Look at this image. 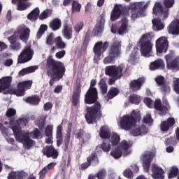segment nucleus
<instances>
[{
	"mask_svg": "<svg viewBox=\"0 0 179 179\" xmlns=\"http://www.w3.org/2000/svg\"><path fill=\"white\" fill-rule=\"evenodd\" d=\"M124 69H125L124 64L107 66L105 68V73L111 78L109 79L108 84L114 85L115 80L121 79L124 76Z\"/></svg>",
	"mask_w": 179,
	"mask_h": 179,
	"instance_id": "obj_5",
	"label": "nucleus"
},
{
	"mask_svg": "<svg viewBox=\"0 0 179 179\" xmlns=\"http://www.w3.org/2000/svg\"><path fill=\"white\" fill-rule=\"evenodd\" d=\"M99 86L102 94H106V93H107V89L108 88L107 83H106V80H104L103 78H101L99 83Z\"/></svg>",
	"mask_w": 179,
	"mask_h": 179,
	"instance_id": "obj_44",
	"label": "nucleus"
},
{
	"mask_svg": "<svg viewBox=\"0 0 179 179\" xmlns=\"http://www.w3.org/2000/svg\"><path fill=\"white\" fill-rule=\"evenodd\" d=\"M30 37V29L26 28L20 35V38L22 41H27Z\"/></svg>",
	"mask_w": 179,
	"mask_h": 179,
	"instance_id": "obj_47",
	"label": "nucleus"
},
{
	"mask_svg": "<svg viewBox=\"0 0 179 179\" xmlns=\"http://www.w3.org/2000/svg\"><path fill=\"white\" fill-rule=\"evenodd\" d=\"M149 3L144 4L143 2H134L130 3L129 5V10H131V19L135 20L139 19V17H144L146 16L145 11L148 8Z\"/></svg>",
	"mask_w": 179,
	"mask_h": 179,
	"instance_id": "obj_8",
	"label": "nucleus"
},
{
	"mask_svg": "<svg viewBox=\"0 0 179 179\" xmlns=\"http://www.w3.org/2000/svg\"><path fill=\"white\" fill-rule=\"evenodd\" d=\"M138 58H139V52L138 51V48H134L130 54V61L135 62Z\"/></svg>",
	"mask_w": 179,
	"mask_h": 179,
	"instance_id": "obj_55",
	"label": "nucleus"
},
{
	"mask_svg": "<svg viewBox=\"0 0 179 179\" xmlns=\"http://www.w3.org/2000/svg\"><path fill=\"white\" fill-rule=\"evenodd\" d=\"M155 47L158 54L167 52V50L169 49V41L166 37L162 36L156 41Z\"/></svg>",
	"mask_w": 179,
	"mask_h": 179,
	"instance_id": "obj_16",
	"label": "nucleus"
},
{
	"mask_svg": "<svg viewBox=\"0 0 179 179\" xmlns=\"http://www.w3.org/2000/svg\"><path fill=\"white\" fill-rule=\"evenodd\" d=\"M28 6H29L26 3L21 1L17 3V10H20V11L26 10V9H27Z\"/></svg>",
	"mask_w": 179,
	"mask_h": 179,
	"instance_id": "obj_64",
	"label": "nucleus"
},
{
	"mask_svg": "<svg viewBox=\"0 0 179 179\" xmlns=\"http://www.w3.org/2000/svg\"><path fill=\"white\" fill-rule=\"evenodd\" d=\"M40 16V9L38 7L34 8L27 15V17L28 20H30L31 22H36Z\"/></svg>",
	"mask_w": 179,
	"mask_h": 179,
	"instance_id": "obj_33",
	"label": "nucleus"
},
{
	"mask_svg": "<svg viewBox=\"0 0 179 179\" xmlns=\"http://www.w3.org/2000/svg\"><path fill=\"white\" fill-rule=\"evenodd\" d=\"M153 107L157 111H159V115L162 116L166 115L167 111H169V108H167V106L162 105V101L160 99L155 100Z\"/></svg>",
	"mask_w": 179,
	"mask_h": 179,
	"instance_id": "obj_25",
	"label": "nucleus"
},
{
	"mask_svg": "<svg viewBox=\"0 0 179 179\" xmlns=\"http://www.w3.org/2000/svg\"><path fill=\"white\" fill-rule=\"evenodd\" d=\"M33 86V80H28L18 83L17 89L14 90V94L17 97H21L26 93V90L31 89Z\"/></svg>",
	"mask_w": 179,
	"mask_h": 179,
	"instance_id": "obj_10",
	"label": "nucleus"
},
{
	"mask_svg": "<svg viewBox=\"0 0 179 179\" xmlns=\"http://www.w3.org/2000/svg\"><path fill=\"white\" fill-rule=\"evenodd\" d=\"M96 80H92L90 85L84 96L85 104L92 106L86 108V113L85 115L87 124H97V121L101 120L103 113L101 111V104L97 101L99 100V92L94 86L96 85Z\"/></svg>",
	"mask_w": 179,
	"mask_h": 179,
	"instance_id": "obj_1",
	"label": "nucleus"
},
{
	"mask_svg": "<svg viewBox=\"0 0 179 179\" xmlns=\"http://www.w3.org/2000/svg\"><path fill=\"white\" fill-rule=\"evenodd\" d=\"M55 42L56 44L57 48H59V50H64L66 48V43L62 41V38L61 36H57L55 39Z\"/></svg>",
	"mask_w": 179,
	"mask_h": 179,
	"instance_id": "obj_43",
	"label": "nucleus"
},
{
	"mask_svg": "<svg viewBox=\"0 0 179 179\" xmlns=\"http://www.w3.org/2000/svg\"><path fill=\"white\" fill-rule=\"evenodd\" d=\"M46 75L50 78L49 80L50 86H54L55 82H59L66 72L65 64L61 61L55 60L52 56H49L45 64Z\"/></svg>",
	"mask_w": 179,
	"mask_h": 179,
	"instance_id": "obj_2",
	"label": "nucleus"
},
{
	"mask_svg": "<svg viewBox=\"0 0 179 179\" xmlns=\"http://www.w3.org/2000/svg\"><path fill=\"white\" fill-rule=\"evenodd\" d=\"M155 82L158 86H162L166 83V79L163 76H158L155 78Z\"/></svg>",
	"mask_w": 179,
	"mask_h": 179,
	"instance_id": "obj_60",
	"label": "nucleus"
},
{
	"mask_svg": "<svg viewBox=\"0 0 179 179\" xmlns=\"http://www.w3.org/2000/svg\"><path fill=\"white\" fill-rule=\"evenodd\" d=\"M62 26V22H61V19L57 17L52 19L49 23V27L53 31H57V30H59Z\"/></svg>",
	"mask_w": 179,
	"mask_h": 179,
	"instance_id": "obj_31",
	"label": "nucleus"
},
{
	"mask_svg": "<svg viewBox=\"0 0 179 179\" xmlns=\"http://www.w3.org/2000/svg\"><path fill=\"white\" fill-rule=\"evenodd\" d=\"M120 94V90L117 87H111L108 92L107 93L106 96H105L106 100L108 101V100H111L112 99H114L115 96H118Z\"/></svg>",
	"mask_w": 179,
	"mask_h": 179,
	"instance_id": "obj_39",
	"label": "nucleus"
},
{
	"mask_svg": "<svg viewBox=\"0 0 179 179\" xmlns=\"http://www.w3.org/2000/svg\"><path fill=\"white\" fill-rule=\"evenodd\" d=\"M33 55H34V51L31 50V46H26L18 56V64H26V62H29L33 58Z\"/></svg>",
	"mask_w": 179,
	"mask_h": 179,
	"instance_id": "obj_11",
	"label": "nucleus"
},
{
	"mask_svg": "<svg viewBox=\"0 0 179 179\" xmlns=\"http://www.w3.org/2000/svg\"><path fill=\"white\" fill-rule=\"evenodd\" d=\"M110 155L114 157V159H120V157L122 156V151L120 148H117L110 152Z\"/></svg>",
	"mask_w": 179,
	"mask_h": 179,
	"instance_id": "obj_54",
	"label": "nucleus"
},
{
	"mask_svg": "<svg viewBox=\"0 0 179 179\" xmlns=\"http://www.w3.org/2000/svg\"><path fill=\"white\" fill-rule=\"evenodd\" d=\"M48 29V26H47V24H41L36 34L37 38H41V37L43 36V34H44V33H45V31H47Z\"/></svg>",
	"mask_w": 179,
	"mask_h": 179,
	"instance_id": "obj_48",
	"label": "nucleus"
},
{
	"mask_svg": "<svg viewBox=\"0 0 179 179\" xmlns=\"http://www.w3.org/2000/svg\"><path fill=\"white\" fill-rule=\"evenodd\" d=\"M166 64H164V61L162 59H157L150 64L149 68L150 71H157V69H164Z\"/></svg>",
	"mask_w": 179,
	"mask_h": 179,
	"instance_id": "obj_24",
	"label": "nucleus"
},
{
	"mask_svg": "<svg viewBox=\"0 0 179 179\" xmlns=\"http://www.w3.org/2000/svg\"><path fill=\"white\" fill-rule=\"evenodd\" d=\"M29 121H30L29 117H20L16 120V127L22 129V128H24L29 124Z\"/></svg>",
	"mask_w": 179,
	"mask_h": 179,
	"instance_id": "obj_42",
	"label": "nucleus"
},
{
	"mask_svg": "<svg viewBox=\"0 0 179 179\" xmlns=\"http://www.w3.org/2000/svg\"><path fill=\"white\" fill-rule=\"evenodd\" d=\"M143 83H145V78H139L137 80H131L129 83V87L133 92H138V90H141V87H142Z\"/></svg>",
	"mask_w": 179,
	"mask_h": 179,
	"instance_id": "obj_23",
	"label": "nucleus"
},
{
	"mask_svg": "<svg viewBox=\"0 0 179 179\" xmlns=\"http://www.w3.org/2000/svg\"><path fill=\"white\" fill-rule=\"evenodd\" d=\"M85 134V130L80 129L77 131L75 134L76 139H78L80 141L81 145H85V139L83 138V135Z\"/></svg>",
	"mask_w": 179,
	"mask_h": 179,
	"instance_id": "obj_46",
	"label": "nucleus"
},
{
	"mask_svg": "<svg viewBox=\"0 0 179 179\" xmlns=\"http://www.w3.org/2000/svg\"><path fill=\"white\" fill-rule=\"evenodd\" d=\"M72 12H80V9L82 8V5L79 3L77 1L75 0H64L63 2L64 6H68V5H71L72 2Z\"/></svg>",
	"mask_w": 179,
	"mask_h": 179,
	"instance_id": "obj_29",
	"label": "nucleus"
},
{
	"mask_svg": "<svg viewBox=\"0 0 179 179\" xmlns=\"http://www.w3.org/2000/svg\"><path fill=\"white\" fill-rule=\"evenodd\" d=\"M95 177L98 179H105L107 177V171L105 169H102L98 171L95 175Z\"/></svg>",
	"mask_w": 179,
	"mask_h": 179,
	"instance_id": "obj_58",
	"label": "nucleus"
},
{
	"mask_svg": "<svg viewBox=\"0 0 179 179\" xmlns=\"http://www.w3.org/2000/svg\"><path fill=\"white\" fill-rule=\"evenodd\" d=\"M163 7L161 2H156L152 8V13L155 15L156 17L159 19H167L170 15V9L169 8H173L174 6V0H164Z\"/></svg>",
	"mask_w": 179,
	"mask_h": 179,
	"instance_id": "obj_4",
	"label": "nucleus"
},
{
	"mask_svg": "<svg viewBox=\"0 0 179 179\" xmlns=\"http://www.w3.org/2000/svg\"><path fill=\"white\" fill-rule=\"evenodd\" d=\"M30 135L33 139H38L39 136H41V131L38 128H35L33 131L30 133Z\"/></svg>",
	"mask_w": 179,
	"mask_h": 179,
	"instance_id": "obj_59",
	"label": "nucleus"
},
{
	"mask_svg": "<svg viewBox=\"0 0 179 179\" xmlns=\"http://www.w3.org/2000/svg\"><path fill=\"white\" fill-rule=\"evenodd\" d=\"M157 18H154L152 20V29L156 31H159V30H163L164 29V24L162 22V20H164L163 18L157 17Z\"/></svg>",
	"mask_w": 179,
	"mask_h": 179,
	"instance_id": "obj_28",
	"label": "nucleus"
},
{
	"mask_svg": "<svg viewBox=\"0 0 179 179\" xmlns=\"http://www.w3.org/2000/svg\"><path fill=\"white\" fill-rule=\"evenodd\" d=\"M26 173L24 171H11L8 173V179H24Z\"/></svg>",
	"mask_w": 179,
	"mask_h": 179,
	"instance_id": "obj_37",
	"label": "nucleus"
},
{
	"mask_svg": "<svg viewBox=\"0 0 179 179\" xmlns=\"http://www.w3.org/2000/svg\"><path fill=\"white\" fill-rule=\"evenodd\" d=\"M123 176L127 178H134V172L131 169L127 168L124 171Z\"/></svg>",
	"mask_w": 179,
	"mask_h": 179,
	"instance_id": "obj_62",
	"label": "nucleus"
},
{
	"mask_svg": "<svg viewBox=\"0 0 179 179\" xmlns=\"http://www.w3.org/2000/svg\"><path fill=\"white\" fill-rule=\"evenodd\" d=\"M42 153L43 156H46L48 158L52 157V159H58V150L52 145H46L43 148Z\"/></svg>",
	"mask_w": 179,
	"mask_h": 179,
	"instance_id": "obj_19",
	"label": "nucleus"
},
{
	"mask_svg": "<svg viewBox=\"0 0 179 179\" xmlns=\"http://www.w3.org/2000/svg\"><path fill=\"white\" fill-rule=\"evenodd\" d=\"M108 55L104 58L103 64H113L121 55V41L114 40L108 49Z\"/></svg>",
	"mask_w": 179,
	"mask_h": 179,
	"instance_id": "obj_7",
	"label": "nucleus"
},
{
	"mask_svg": "<svg viewBox=\"0 0 179 179\" xmlns=\"http://www.w3.org/2000/svg\"><path fill=\"white\" fill-rule=\"evenodd\" d=\"M87 162H89L91 164L93 163L94 166H97L100 163L97 153L92 152L87 158Z\"/></svg>",
	"mask_w": 179,
	"mask_h": 179,
	"instance_id": "obj_41",
	"label": "nucleus"
},
{
	"mask_svg": "<svg viewBox=\"0 0 179 179\" xmlns=\"http://www.w3.org/2000/svg\"><path fill=\"white\" fill-rule=\"evenodd\" d=\"M128 26H129V21L128 19L125 17H122L120 20V27H119L118 30H117V27L112 26L110 31L111 33L113 34H120V36H124V34H127L128 33Z\"/></svg>",
	"mask_w": 179,
	"mask_h": 179,
	"instance_id": "obj_13",
	"label": "nucleus"
},
{
	"mask_svg": "<svg viewBox=\"0 0 179 179\" xmlns=\"http://www.w3.org/2000/svg\"><path fill=\"white\" fill-rule=\"evenodd\" d=\"M153 152L148 151L142 155L143 166L145 173H149L152 160H153Z\"/></svg>",
	"mask_w": 179,
	"mask_h": 179,
	"instance_id": "obj_17",
	"label": "nucleus"
},
{
	"mask_svg": "<svg viewBox=\"0 0 179 179\" xmlns=\"http://www.w3.org/2000/svg\"><path fill=\"white\" fill-rule=\"evenodd\" d=\"M173 92L179 95V78H176L173 84Z\"/></svg>",
	"mask_w": 179,
	"mask_h": 179,
	"instance_id": "obj_63",
	"label": "nucleus"
},
{
	"mask_svg": "<svg viewBox=\"0 0 179 179\" xmlns=\"http://www.w3.org/2000/svg\"><path fill=\"white\" fill-rule=\"evenodd\" d=\"M104 23H106V20H104V15L101 14L96 24V32L98 34L103 33V30H104Z\"/></svg>",
	"mask_w": 179,
	"mask_h": 179,
	"instance_id": "obj_38",
	"label": "nucleus"
},
{
	"mask_svg": "<svg viewBox=\"0 0 179 179\" xmlns=\"http://www.w3.org/2000/svg\"><path fill=\"white\" fill-rule=\"evenodd\" d=\"M99 136L102 139H110L111 138V131L107 127L102 126L99 130Z\"/></svg>",
	"mask_w": 179,
	"mask_h": 179,
	"instance_id": "obj_35",
	"label": "nucleus"
},
{
	"mask_svg": "<svg viewBox=\"0 0 179 179\" xmlns=\"http://www.w3.org/2000/svg\"><path fill=\"white\" fill-rule=\"evenodd\" d=\"M11 129L14 134V136L17 142L23 143L26 149L29 150L34 145V141H33L27 133H24L22 131L20 128H18L17 126L15 125L11 127Z\"/></svg>",
	"mask_w": 179,
	"mask_h": 179,
	"instance_id": "obj_6",
	"label": "nucleus"
},
{
	"mask_svg": "<svg viewBox=\"0 0 179 179\" xmlns=\"http://www.w3.org/2000/svg\"><path fill=\"white\" fill-rule=\"evenodd\" d=\"M36 69H38V66H31L27 68H24L19 71L18 76H24V75H29V73H33V72H36Z\"/></svg>",
	"mask_w": 179,
	"mask_h": 179,
	"instance_id": "obj_36",
	"label": "nucleus"
},
{
	"mask_svg": "<svg viewBox=\"0 0 179 179\" xmlns=\"http://www.w3.org/2000/svg\"><path fill=\"white\" fill-rule=\"evenodd\" d=\"M153 48L150 34H145L140 39V52L143 57H150V52Z\"/></svg>",
	"mask_w": 179,
	"mask_h": 179,
	"instance_id": "obj_9",
	"label": "nucleus"
},
{
	"mask_svg": "<svg viewBox=\"0 0 179 179\" xmlns=\"http://www.w3.org/2000/svg\"><path fill=\"white\" fill-rule=\"evenodd\" d=\"M175 57L174 52H173L165 55L166 66L168 69H171L172 71H179V56L174 58Z\"/></svg>",
	"mask_w": 179,
	"mask_h": 179,
	"instance_id": "obj_12",
	"label": "nucleus"
},
{
	"mask_svg": "<svg viewBox=\"0 0 179 179\" xmlns=\"http://www.w3.org/2000/svg\"><path fill=\"white\" fill-rule=\"evenodd\" d=\"M15 115H16V109L13 108H8L6 113V117H7V118H10L8 124L10 126L11 129L13 127H15V125H16V124H15V118H13V117H15Z\"/></svg>",
	"mask_w": 179,
	"mask_h": 179,
	"instance_id": "obj_27",
	"label": "nucleus"
},
{
	"mask_svg": "<svg viewBox=\"0 0 179 179\" xmlns=\"http://www.w3.org/2000/svg\"><path fill=\"white\" fill-rule=\"evenodd\" d=\"M168 31L169 34L176 36V34H179V24L174 20L168 26Z\"/></svg>",
	"mask_w": 179,
	"mask_h": 179,
	"instance_id": "obj_30",
	"label": "nucleus"
},
{
	"mask_svg": "<svg viewBox=\"0 0 179 179\" xmlns=\"http://www.w3.org/2000/svg\"><path fill=\"white\" fill-rule=\"evenodd\" d=\"M177 176H178V168L176 166H173L169 172L168 178H175V177H177Z\"/></svg>",
	"mask_w": 179,
	"mask_h": 179,
	"instance_id": "obj_53",
	"label": "nucleus"
},
{
	"mask_svg": "<svg viewBox=\"0 0 179 179\" xmlns=\"http://www.w3.org/2000/svg\"><path fill=\"white\" fill-rule=\"evenodd\" d=\"M82 85L78 84L76 86L75 90L73 92L71 97V104L73 107L79 108L80 107V94H82Z\"/></svg>",
	"mask_w": 179,
	"mask_h": 179,
	"instance_id": "obj_14",
	"label": "nucleus"
},
{
	"mask_svg": "<svg viewBox=\"0 0 179 179\" xmlns=\"http://www.w3.org/2000/svg\"><path fill=\"white\" fill-rule=\"evenodd\" d=\"M56 139H57V146H61V145H62V141H63V137H62V124H59L57 127Z\"/></svg>",
	"mask_w": 179,
	"mask_h": 179,
	"instance_id": "obj_40",
	"label": "nucleus"
},
{
	"mask_svg": "<svg viewBox=\"0 0 179 179\" xmlns=\"http://www.w3.org/2000/svg\"><path fill=\"white\" fill-rule=\"evenodd\" d=\"M160 91L165 96L166 94H170V92H171V88L170 87V85L166 83L165 84L161 85Z\"/></svg>",
	"mask_w": 179,
	"mask_h": 179,
	"instance_id": "obj_52",
	"label": "nucleus"
},
{
	"mask_svg": "<svg viewBox=\"0 0 179 179\" xmlns=\"http://www.w3.org/2000/svg\"><path fill=\"white\" fill-rule=\"evenodd\" d=\"M83 27H85V23L82 21H80L77 22L74 26V31L77 33V34H79L81 30L83 29Z\"/></svg>",
	"mask_w": 179,
	"mask_h": 179,
	"instance_id": "obj_57",
	"label": "nucleus"
},
{
	"mask_svg": "<svg viewBox=\"0 0 179 179\" xmlns=\"http://www.w3.org/2000/svg\"><path fill=\"white\" fill-rule=\"evenodd\" d=\"M129 100L131 104H139L141 103V96L138 94H133L129 96Z\"/></svg>",
	"mask_w": 179,
	"mask_h": 179,
	"instance_id": "obj_51",
	"label": "nucleus"
},
{
	"mask_svg": "<svg viewBox=\"0 0 179 179\" xmlns=\"http://www.w3.org/2000/svg\"><path fill=\"white\" fill-rule=\"evenodd\" d=\"M174 125H176V119L174 117H169L166 120L162 122L160 129L162 132H167Z\"/></svg>",
	"mask_w": 179,
	"mask_h": 179,
	"instance_id": "obj_22",
	"label": "nucleus"
},
{
	"mask_svg": "<svg viewBox=\"0 0 179 179\" xmlns=\"http://www.w3.org/2000/svg\"><path fill=\"white\" fill-rule=\"evenodd\" d=\"M17 33L18 32H15L13 35L8 38V40L10 43V48L14 51H19V50L22 48L20 43L17 41V36L16 35Z\"/></svg>",
	"mask_w": 179,
	"mask_h": 179,
	"instance_id": "obj_21",
	"label": "nucleus"
},
{
	"mask_svg": "<svg viewBox=\"0 0 179 179\" xmlns=\"http://www.w3.org/2000/svg\"><path fill=\"white\" fill-rule=\"evenodd\" d=\"M51 15H52V11L50 10H43L39 15V19L40 20H44V19H48V17H50Z\"/></svg>",
	"mask_w": 179,
	"mask_h": 179,
	"instance_id": "obj_56",
	"label": "nucleus"
},
{
	"mask_svg": "<svg viewBox=\"0 0 179 179\" xmlns=\"http://www.w3.org/2000/svg\"><path fill=\"white\" fill-rule=\"evenodd\" d=\"M142 119L141 111L134 110L131 115H124L120 119V127L124 131H129L133 127L136 125L137 122H140Z\"/></svg>",
	"mask_w": 179,
	"mask_h": 179,
	"instance_id": "obj_3",
	"label": "nucleus"
},
{
	"mask_svg": "<svg viewBox=\"0 0 179 179\" xmlns=\"http://www.w3.org/2000/svg\"><path fill=\"white\" fill-rule=\"evenodd\" d=\"M62 33L64 38L66 40L72 39V33H73V31L72 29V25L69 24L68 21L64 22Z\"/></svg>",
	"mask_w": 179,
	"mask_h": 179,
	"instance_id": "obj_20",
	"label": "nucleus"
},
{
	"mask_svg": "<svg viewBox=\"0 0 179 179\" xmlns=\"http://www.w3.org/2000/svg\"><path fill=\"white\" fill-rule=\"evenodd\" d=\"M0 85H1V87H3V90H4L9 89L10 87V85H12V77H3L0 79Z\"/></svg>",
	"mask_w": 179,
	"mask_h": 179,
	"instance_id": "obj_34",
	"label": "nucleus"
},
{
	"mask_svg": "<svg viewBox=\"0 0 179 179\" xmlns=\"http://www.w3.org/2000/svg\"><path fill=\"white\" fill-rule=\"evenodd\" d=\"M152 178L154 179H164V171L162 169V168L159 167V166L156 164H153L152 167Z\"/></svg>",
	"mask_w": 179,
	"mask_h": 179,
	"instance_id": "obj_26",
	"label": "nucleus"
},
{
	"mask_svg": "<svg viewBox=\"0 0 179 179\" xmlns=\"http://www.w3.org/2000/svg\"><path fill=\"white\" fill-rule=\"evenodd\" d=\"M125 6H122V4H115L110 13V20L115 22V20H117V19L122 16L123 13H125Z\"/></svg>",
	"mask_w": 179,
	"mask_h": 179,
	"instance_id": "obj_15",
	"label": "nucleus"
},
{
	"mask_svg": "<svg viewBox=\"0 0 179 179\" xmlns=\"http://www.w3.org/2000/svg\"><path fill=\"white\" fill-rule=\"evenodd\" d=\"M52 126L48 125L45 129V135L48 138H52Z\"/></svg>",
	"mask_w": 179,
	"mask_h": 179,
	"instance_id": "obj_61",
	"label": "nucleus"
},
{
	"mask_svg": "<svg viewBox=\"0 0 179 179\" xmlns=\"http://www.w3.org/2000/svg\"><path fill=\"white\" fill-rule=\"evenodd\" d=\"M108 48V42L106 41L103 43L102 41L96 42L94 46L93 52L96 57H101V51L106 52Z\"/></svg>",
	"mask_w": 179,
	"mask_h": 179,
	"instance_id": "obj_18",
	"label": "nucleus"
},
{
	"mask_svg": "<svg viewBox=\"0 0 179 179\" xmlns=\"http://www.w3.org/2000/svg\"><path fill=\"white\" fill-rule=\"evenodd\" d=\"M120 141H121V138H120V136L117 134V133H114L110 137V143L112 146H117V145L120 143Z\"/></svg>",
	"mask_w": 179,
	"mask_h": 179,
	"instance_id": "obj_49",
	"label": "nucleus"
},
{
	"mask_svg": "<svg viewBox=\"0 0 179 179\" xmlns=\"http://www.w3.org/2000/svg\"><path fill=\"white\" fill-rule=\"evenodd\" d=\"M102 149L103 152H110L111 150V145H110V141H104L100 146L96 147V149Z\"/></svg>",
	"mask_w": 179,
	"mask_h": 179,
	"instance_id": "obj_45",
	"label": "nucleus"
},
{
	"mask_svg": "<svg viewBox=\"0 0 179 179\" xmlns=\"http://www.w3.org/2000/svg\"><path fill=\"white\" fill-rule=\"evenodd\" d=\"M24 100L25 103L31 104V106H38L41 101V99H40V96L38 95H32L24 99Z\"/></svg>",
	"mask_w": 179,
	"mask_h": 179,
	"instance_id": "obj_32",
	"label": "nucleus"
},
{
	"mask_svg": "<svg viewBox=\"0 0 179 179\" xmlns=\"http://www.w3.org/2000/svg\"><path fill=\"white\" fill-rule=\"evenodd\" d=\"M177 143V138L175 136H171L165 140L166 146H176Z\"/></svg>",
	"mask_w": 179,
	"mask_h": 179,
	"instance_id": "obj_50",
	"label": "nucleus"
}]
</instances>
